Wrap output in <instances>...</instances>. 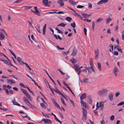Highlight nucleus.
I'll return each mask as SVG.
<instances>
[{
    "label": "nucleus",
    "instance_id": "f257e3e1",
    "mask_svg": "<svg viewBox=\"0 0 124 124\" xmlns=\"http://www.w3.org/2000/svg\"><path fill=\"white\" fill-rule=\"evenodd\" d=\"M108 93L107 90L105 88H102L97 93L98 95L101 97L106 96Z\"/></svg>",
    "mask_w": 124,
    "mask_h": 124
},
{
    "label": "nucleus",
    "instance_id": "f03ea898",
    "mask_svg": "<svg viewBox=\"0 0 124 124\" xmlns=\"http://www.w3.org/2000/svg\"><path fill=\"white\" fill-rule=\"evenodd\" d=\"M95 59L98 60L99 58V51L98 49H95Z\"/></svg>",
    "mask_w": 124,
    "mask_h": 124
},
{
    "label": "nucleus",
    "instance_id": "7ed1b4c3",
    "mask_svg": "<svg viewBox=\"0 0 124 124\" xmlns=\"http://www.w3.org/2000/svg\"><path fill=\"white\" fill-rule=\"evenodd\" d=\"M86 69L88 70L89 72L90 73H91L93 71L94 73H95V71L93 67H86Z\"/></svg>",
    "mask_w": 124,
    "mask_h": 124
},
{
    "label": "nucleus",
    "instance_id": "20e7f679",
    "mask_svg": "<svg viewBox=\"0 0 124 124\" xmlns=\"http://www.w3.org/2000/svg\"><path fill=\"white\" fill-rule=\"evenodd\" d=\"M42 121H44L45 124H50L52 123V121L49 119H44L42 120Z\"/></svg>",
    "mask_w": 124,
    "mask_h": 124
},
{
    "label": "nucleus",
    "instance_id": "39448f33",
    "mask_svg": "<svg viewBox=\"0 0 124 124\" xmlns=\"http://www.w3.org/2000/svg\"><path fill=\"white\" fill-rule=\"evenodd\" d=\"M118 68L115 66L114 67V68L112 72L115 74V77H116L117 75L116 72H118Z\"/></svg>",
    "mask_w": 124,
    "mask_h": 124
},
{
    "label": "nucleus",
    "instance_id": "423d86ee",
    "mask_svg": "<svg viewBox=\"0 0 124 124\" xmlns=\"http://www.w3.org/2000/svg\"><path fill=\"white\" fill-rule=\"evenodd\" d=\"M81 14L83 17L86 18H88L91 15L90 14H88L84 13H81Z\"/></svg>",
    "mask_w": 124,
    "mask_h": 124
},
{
    "label": "nucleus",
    "instance_id": "0eeeda50",
    "mask_svg": "<svg viewBox=\"0 0 124 124\" xmlns=\"http://www.w3.org/2000/svg\"><path fill=\"white\" fill-rule=\"evenodd\" d=\"M108 1V0H101L98 3V4L100 5L102 3H105Z\"/></svg>",
    "mask_w": 124,
    "mask_h": 124
},
{
    "label": "nucleus",
    "instance_id": "6e6552de",
    "mask_svg": "<svg viewBox=\"0 0 124 124\" xmlns=\"http://www.w3.org/2000/svg\"><path fill=\"white\" fill-rule=\"evenodd\" d=\"M101 102L99 103V106H100V107H101V110H102V111L103 110L104 107V102Z\"/></svg>",
    "mask_w": 124,
    "mask_h": 124
},
{
    "label": "nucleus",
    "instance_id": "1a4fd4ad",
    "mask_svg": "<svg viewBox=\"0 0 124 124\" xmlns=\"http://www.w3.org/2000/svg\"><path fill=\"white\" fill-rule=\"evenodd\" d=\"M113 93H111L109 94L108 98L110 101H112L113 100Z\"/></svg>",
    "mask_w": 124,
    "mask_h": 124
},
{
    "label": "nucleus",
    "instance_id": "9d476101",
    "mask_svg": "<svg viewBox=\"0 0 124 124\" xmlns=\"http://www.w3.org/2000/svg\"><path fill=\"white\" fill-rule=\"evenodd\" d=\"M17 60L18 62L21 64H23L24 63V62H23L22 59L20 57H18L17 58Z\"/></svg>",
    "mask_w": 124,
    "mask_h": 124
},
{
    "label": "nucleus",
    "instance_id": "9b49d317",
    "mask_svg": "<svg viewBox=\"0 0 124 124\" xmlns=\"http://www.w3.org/2000/svg\"><path fill=\"white\" fill-rule=\"evenodd\" d=\"M0 60L3 61L5 63L9 65V62L8 61V60H6L5 58H2Z\"/></svg>",
    "mask_w": 124,
    "mask_h": 124
},
{
    "label": "nucleus",
    "instance_id": "f8f14e48",
    "mask_svg": "<svg viewBox=\"0 0 124 124\" xmlns=\"http://www.w3.org/2000/svg\"><path fill=\"white\" fill-rule=\"evenodd\" d=\"M59 1H58L57 3L61 7H63L64 6V3L62 0H59Z\"/></svg>",
    "mask_w": 124,
    "mask_h": 124
},
{
    "label": "nucleus",
    "instance_id": "ddd939ff",
    "mask_svg": "<svg viewBox=\"0 0 124 124\" xmlns=\"http://www.w3.org/2000/svg\"><path fill=\"white\" fill-rule=\"evenodd\" d=\"M87 98L89 104L92 105V98L90 96H88Z\"/></svg>",
    "mask_w": 124,
    "mask_h": 124
},
{
    "label": "nucleus",
    "instance_id": "4468645a",
    "mask_svg": "<svg viewBox=\"0 0 124 124\" xmlns=\"http://www.w3.org/2000/svg\"><path fill=\"white\" fill-rule=\"evenodd\" d=\"M77 50L75 49H74L73 50L72 53H71V55L73 56H75L77 54Z\"/></svg>",
    "mask_w": 124,
    "mask_h": 124
},
{
    "label": "nucleus",
    "instance_id": "2eb2a0df",
    "mask_svg": "<svg viewBox=\"0 0 124 124\" xmlns=\"http://www.w3.org/2000/svg\"><path fill=\"white\" fill-rule=\"evenodd\" d=\"M86 95L85 93H84L82 94L80 97L81 100L84 99L86 98Z\"/></svg>",
    "mask_w": 124,
    "mask_h": 124
},
{
    "label": "nucleus",
    "instance_id": "dca6fc26",
    "mask_svg": "<svg viewBox=\"0 0 124 124\" xmlns=\"http://www.w3.org/2000/svg\"><path fill=\"white\" fill-rule=\"evenodd\" d=\"M12 102L14 105H17L19 106H21L16 101V100L15 98L14 99V100L12 101Z\"/></svg>",
    "mask_w": 124,
    "mask_h": 124
},
{
    "label": "nucleus",
    "instance_id": "f3484780",
    "mask_svg": "<svg viewBox=\"0 0 124 124\" xmlns=\"http://www.w3.org/2000/svg\"><path fill=\"white\" fill-rule=\"evenodd\" d=\"M80 103L82 106H83L86 108V103L82 100L80 101Z\"/></svg>",
    "mask_w": 124,
    "mask_h": 124
},
{
    "label": "nucleus",
    "instance_id": "a211bd4d",
    "mask_svg": "<svg viewBox=\"0 0 124 124\" xmlns=\"http://www.w3.org/2000/svg\"><path fill=\"white\" fill-rule=\"evenodd\" d=\"M88 79L86 78H85L83 79V82L81 80L80 81L82 83V82L84 83H86L88 82Z\"/></svg>",
    "mask_w": 124,
    "mask_h": 124
},
{
    "label": "nucleus",
    "instance_id": "6ab92c4d",
    "mask_svg": "<svg viewBox=\"0 0 124 124\" xmlns=\"http://www.w3.org/2000/svg\"><path fill=\"white\" fill-rule=\"evenodd\" d=\"M7 81L8 83H10L11 84H15L16 83L15 81H13L11 79H8L7 80Z\"/></svg>",
    "mask_w": 124,
    "mask_h": 124
},
{
    "label": "nucleus",
    "instance_id": "aec40b11",
    "mask_svg": "<svg viewBox=\"0 0 124 124\" xmlns=\"http://www.w3.org/2000/svg\"><path fill=\"white\" fill-rule=\"evenodd\" d=\"M71 61L73 64H74L77 62V60L74 58H73L70 60Z\"/></svg>",
    "mask_w": 124,
    "mask_h": 124
},
{
    "label": "nucleus",
    "instance_id": "412c9836",
    "mask_svg": "<svg viewBox=\"0 0 124 124\" xmlns=\"http://www.w3.org/2000/svg\"><path fill=\"white\" fill-rule=\"evenodd\" d=\"M48 0H43L42 3L45 6H46L48 4Z\"/></svg>",
    "mask_w": 124,
    "mask_h": 124
},
{
    "label": "nucleus",
    "instance_id": "4be33fe9",
    "mask_svg": "<svg viewBox=\"0 0 124 124\" xmlns=\"http://www.w3.org/2000/svg\"><path fill=\"white\" fill-rule=\"evenodd\" d=\"M46 25V24H45L43 27V34L44 35L45 34Z\"/></svg>",
    "mask_w": 124,
    "mask_h": 124
},
{
    "label": "nucleus",
    "instance_id": "5701e85b",
    "mask_svg": "<svg viewBox=\"0 0 124 124\" xmlns=\"http://www.w3.org/2000/svg\"><path fill=\"white\" fill-rule=\"evenodd\" d=\"M46 72V73L47 75L49 77V78H50L51 80L54 83L55 85H56V84L54 82V81L52 79V78L50 77V75H49V74H48L46 70H45Z\"/></svg>",
    "mask_w": 124,
    "mask_h": 124
},
{
    "label": "nucleus",
    "instance_id": "b1692460",
    "mask_svg": "<svg viewBox=\"0 0 124 124\" xmlns=\"http://www.w3.org/2000/svg\"><path fill=\"white\" fill-rule=\"evenodd\" d=\"M33 12L38 15L40 16L41 15L40 12L38 10L35 11V12Z\"/></svg>",
    "mask_w": 124,
    "mask_h": 124
},
{
    "label": "nucleus",
    "instance_id": "393cba45",
    "mask_svg": "<svg viewBox=\"0 0 124 124\" xmlns=\"http://www.w3.org/2000/svg\"><path fill=\"white\" fill-rule=\"evenodd\" d=\"M55 87L56 88V89H55V90H54V91L57 93H59L61 95L62 94L58 89L56 88V87Z\"/></svg>",
    "mask_w": 124,
    "mask_h": 124
},
{
    "label": "nucleus",
    "instance_id": "a878e982",
    "mask_svg": "<svg viewBox=\"0 0 124 124\" xmlns=\"http://www.w3.org/2000/svg\"><path fill=\"white\" fill-rule=\"evenodd\" d=\"M54 36L56 39H57L58 38L60 40H62V38L59 35H58V36H57L55 34L54 35Z\"/></svg>",
    "mask_w": 124,
    "mask_h": 124
},
{
    "label": "nucleus",
    "instance_id": "bb28decb",
    "mask_svg": "<svg viewBox=\"0 0 124 124\" xmlns=\"http://www.w3.org/2000/svg\"><path fill=\"white\" fill-rule=\"evenodd\" d=\"M66 19L67 21L69 22H71L72 19L70 17H66Z\"/></svg>",
    "mask_w": 124,
    "mask_h": 124
},
{
    "label": "nucleus",
    "instance_id": "cd10ccee",
    "mask_svg": "<svg viewBox=\"0 0 124 124\" xmlns=\"http://www.w3.org/2000/svg\"><path fill=\"white\" fill-rule=\"evenodd\" d=\"M66 25V24H64L63 23H62L58 25L57 26H60L62 27H64Z\"/></svg>",
    "mask_w": 124,
    "mask_h": 124
},
{
    "label": "nucleus",
    "instance_id": "c85d7f7f",
    "mask_svg": "<svg viewBox=\"0 0 124 124\" xmlns=\"http://www.w3.org/2000/svg\"><path fill=\"white\" fill-rule=\"evenodd\" d=\"M98 68L99 69L100 71L101 70V65L100 63L98 62Z\"/></svg>",
    "mask_w": 124,
    "mask_h": 124
},
{
    "label": "nucleus",
    "instance_id": "c756f323",
    "mask_svg": "<svg viewBox=\"0 0 124 124\" xmlns=\"http://www.w3.org/2000/svg\"><path fill=\"white\" fill-rule=\"evenodd\" d=\"M28 98V99L31 101V98L30 95L27 93L25 95Z\"/></svg>",
    "mask_w": 124,
    "mask_h": 124
},
{
    "label": "nucleus",
    "instance_id": "7c9ffc66",
    "mask_svg": "<svg viewBox=\"0 0 124 124\" xmlns=\"http://www.w3.org/2000/svg\"><path fill=\"white\" fill-rule=\"evenodd\" d=\"M55 106L57 107L58 108L61 109V108L58 104L56 102L54 104Z\"/></svg>",
    "mask_w": 124,
    "mask_h": 124
},
{
    "label": "nucleus",
    "instance_id": "2f4dec72",
    "mask_svg": "<svg viewBox=\"0 0 124 124\" xmlns=\"http://www.w3.org/2000/svg\"><path fill=\"white\" fill-rule=\"evenodd\" d=\"M5 36L4 35H0V40H3L5 38Z\"/></svg>",
    "mask_w": 124,
    "mask_h": 124
},
{
    "label": "nucleus",
    "instance_id": "473e14b6",
    "mask_svg": "<svg viewBox=\"0 0 124 124\" xmlns=\"http://www.w3.org/2000/svg\"><path fill=\"white\" fill-rule=\"evenodd\" d=\"M23 100L26 104H27V102H28V101H29L25 97H24L23 98Z\"/></svg>",
    "mask_w": 124,
    "mask_h": 124
},
{
    "label": "nucleus",
    "instance_id": "72a5a7b5",
    "mask_svg": "<svg viewBox=\"0 0 124 124\" xmlns=\"http://www.w3.org/2000/svg\"><path fill=\"white\" fill-rule=\"evenodd\" d=\"M83 116L82 118V119L84 122L85 121L86 119V116Z\"/></svg>",
    "mask_w": 124,
    "mask_h": 124
},
{
    "label": "nucleus",
    "instance_id": "f704fd0d",
    "mask_svg": "<svg viewBox=\"0 0 124 124\" xmlns=\"http://www.w3.org/2000/svg\"><path fill=\"white\" fill-rule=\"evenodd\" d=\"M103 19L101 18H100L98 19L96 21V22L97 23H99V22H101V21H102L103 20Z\"/></svg>",
    "mask_w": 124,
    "mask_h": 124
},
{
    "label": "nucleus",
    "instance_id": "c9c22d12",
    "mask_svg": "<svg viewBox=\"0 0 124 124\" xmlns=\"http://www.w3.org/2000/svg\"><path fill=\"white\" fill-rule=\"evenodd\" d=\"M87 111L86 110L83 111V116H86L87 115ZM85 116H84L85 117Z\"/></svg>",
    "mask_w": 124,
    "mask_h": 124
},
{
    "label": "nucleus",
    "instance_id": "e433bc0d",
    "mask_svg": "<svg viewBox=\"0 0 124 124\" xmlns=\"http://www.w3.org/2000/svg\"><path fill=\"white\" fill-rule=\"evenodd\" d=\"M61 102H62V103L65 106H66V104L64 102V100L63 99V98L62 97L61 98Z\"/></svg>",
    "mask_w": 124,
    "mask_h": 124
},
{
    "label": "nucleus",
    "instance_id": "4c0bfd02",
    "mask_svg": "<svg viewBox=\"0 0 124 124\" xmlns=\"http://www.w3.org/2000/svg\"><path fill=\"white\" fill-rule=\"evenodd\" d=\"M40 105L41 106V107L43 108H46V106L43 103H40Z\"/></svg>",
    "mask_w": 124,
    "mask_h": 124
},
{
    "label": "nucleus",
    "instance_id": "58836bf2",
    "mask_svg": "<svg viewBox=\"0 0 124 124\" xmlns=\"http://www.w3.org/2000/svg\"><path fill=\"white\" fill-rule=\"evenodd\" d=\"M70 25L73 28H75V27L76 24L75 22H73L72 23H71Z\"/></svg>",
    "mask_w": 124,
    "mask_h": 124
},
{
    "label": "nucleus",
    "instance_id": "ea45409f",
    "mask_svg": "<svg viewBox=\"0 0 124 124\" xmlns=\"http://www.w3.org/2000/svg\"><path fill=\"white\" fill-rule=\"evenodd\" d=\"M69 52V49H68V51L67 52H62V54H63L64 55H67V54H68Z\"/></svg>",
    "mask_w": 124,
    "mask_h": 124
},
{
    "label": "nucleus",
    "instance_id": "a19ab883",
    "mask_svg": "<svg viewBox=\"0 0 124 124\" xmlns=\"http://www.w3.org/2000/svg\"><path fill=\"white\" fill-rule=\"evenodd\" d=\"M23 64H24L25 65L26 67L28 68L30 70H31V69L30 67L28 65L26 62H24Z\"/></svg>",
    "mask_w": 124,
    "mask_h": 124
},
{
    "label": "nucleus",
    "instance_id": "79ce46f5",
    "mask_svg": "<svg viewBox=\"0 0 124 124\" xmlns=\"http://www.w3.org/2000/svg\"><path fill=\"white\" fill-rule=\"evenodd\" d=\"M0 31H1L3 33H4L6 35H7V34L6 33L5 31V30H4V29H0Z\"/></svg>",
    "mask_w": 124,
    "mask_h": 124
},
{
    "label": "nucleus",
    "instance_id": "37998d69",
    "mask_svg": "<svg viewBox=\"0 0 124 124\" xmlns=\"http://www.w3.org/2000/svg\"><path fill=\"white\" fill-rule=\"evenodd\" d=\"M21 91H22V92L23 93H24V94H25V95L27 94V93L26 91V90H25L24 89H22Z\"/></svg>",
    "mask_w": 124,
    "mask_h": 124
},
{
    "label": "nucleus",
    "instance_id": "c03bdc74",
    "mask_svg": "<svg viewBox=\"0 0 124 124\" xmlns=\"http://www.w3.org/2000/svg\"><path fill=\"white\" fill-rule=\"evenodd\" d=\"M111 20L112 19H111V18L110 17H109L106 20V21H107V22H106V23L107 24L108 22L110 21H111Z\"/></svg>",
    "mask_w": 124,
    "mask_h": 124
},
{
    "label": "nucleus",
    "instance_id": "a18cd8bd",
    "mask_svg": "<svg viewBox=\"0 0 124 124\" xmlns=\"http://www.w3.org/2000/svg\"><path fill=\"white\" fill-rule=\"evenodd\" d=\"M92 26L93 28V31H94V27L95 26V23L94 21H93L92 22Z\"/></svg>",
    "mask_w": 124,
    "mask_h": 124
},
{
    "label": "nucleus",
    "instance_id": "49530a36",
    "mask_svg": "<svg viewBox=\"0 0 124 124\" xmlns=\"http://www.w3.org/2000/svg\"><path fill=\"white\" fill-rule=\"evenodd\" d=\"M124 104V101L122 102L117 104V106H120Z\"/></svg>",
    "mask_w": 124,
    "mask_h": 124
},
{
    "label": "nucleus",
    "instance_id": "de8ad7c7",
    "mask_svg": "<svg viewBox=\"0 0 124 124\" xmlns=\"http://www.w3.org/2000/svg\"><path fill=\"white\" fill-rule=\"evenodd\" d=\"M26 87L28 89V90L29 91V92H30L32 93L33 94V92L30 90V89L29 88V87H28L27 86H26Z\"/></svg>",
    "mask_w": 124,
    "mask_h": 124
},
{
    "label": "nucleus",
    "instance_id": "09e8293b",
    "mask_svg": "<svg viewBox=\"0 0 124 124\" xmlns=\"http://www.w3.org/2000/svg\"><path fill=\"white\" fill-rule=\"evenodd\" d=\"M114 119V115H112L110 117V120L111 121H113Z\"/></svg>",
    "mask_w": 124,
    "mask_h": 124
},
{
    "label": "nucleus",
    "instance_id": "8fccbe9b",
    "mask_svg": "<svg viewBox=\"0 0 124 124\" xmlns=\"http://www.w3.org/2000/svg\"><path fill=\"white\" fill-rule=\"evenodd\" d=\"M19 85H20L22 87H24V88H26V86H25L24 85L23 83H21Z\"/></svg>",
    "mask_w": 124,
    "mask_h": 124
},
{
    "label": "nucleus",
    "instance_id": "3c124183",
    "mask_svg": "<svg viewBox=\"0 0 124 124\" xmlns=\"http://www.w3.org/2000/svg\"><path fill=\"white\" fill-rule=\"evenodd\" d=\"M96 107V108L95 109V110L98 109V108L100 107V106H98V102H97Z\"/></svg>",
    "mask_w": 124,
    "mask_h": 124
},
{
    "label": "nucleus",
    "instance_id": "603ef678",
    "mask_svg": "<svg viewBox=\"0 0 124 124\" xmlns=\"http://www.w3.org/2000/svg\"><path fill=\"white\" fill-rule=\"evenodd\" d=\"M120 94L119 92H117L115 94V96L116 97H117Z\"/></svg>",
    "mask_w": 124,
    "mask_h": 124
},
{
    "label": "nucleus",
    "instance_id": "864d4df0",
    "mask_svg": "<svg viewBox=\"0 0 124 124\" xmlns=\"http://www.w3.org/2000/svg\"><path fill=\"white\" fill-rule=\"evenodd\" d=\"M70 102L71 103V104L73 105V106L74 107H75V105L74 104V103L73 102V101L71 100H70Z\"/></svg>",
    "mask_w": 124,
    "mask_h": 124
},
{
    "label": "nucleus",
    "instance_id": "5fc2aeb1",
    "mask_svg": "<svg viewBox=\"0 0 124 124\" xmlns=\"http://www.w3.org/2000/svg\"><path fill=\"white\" fill-rule=\"evenodd\" d=\"M8 61L9 62V66H13V67H14L15 68L16 67L14 66H13L11 64V62L10 61V60L8 59Z\"/></svg>",
    "mask_w": 124,
    "mask_h": 124
},
{
    "label": "nucleus",
    "instance_id": "6e6d98bb",
    "mask_svg": "<svg viewBox=\"0 0 124 124\" xmlns=\"http://www.w3.org/2000/svg\"><path fill=\"white\" fill-rule=\"evenodd\" d=\"M84 7V6L81 5H79L77 6V8H81Z\"/></svg>",
    "mask_w": 124,
    "mask_h": 124
},
{
    "label": "nucleus",
    "instance_id": "4d7b16f0",
    "mask_svg": "<svg viewBox=\"0 0 124 124\" xmlns=\"http://www.w3.org/2000/svg\"><path fill=\"white\" fill-rule=\"evenodd\" d=\"M55 119L56 121L58 122L60 124H61L62 123L61 122V121L59 120V119L57 117Z\"/></svg>",
    "mask_w": 124,
    "mask_h": 124
},
{
    "label": "nucleus",
    "instance_id": "13d9d810",
    "mask_svg": "<svg viewBox=\"0 0 124 124\" xmlns=\"http://www.w3.org/2000/svg\"><path fill=\"white\" fill-rule=\"evenodd\" d=\"M84 31L85 33V34L86 35H87L86 34V32H87V29L85 28H84Z\"/></svg>",
    "mask_w": 124,
    "mask_h": 124
},
{
    "label": "nucleus",
    "instance_id": "bf43d9fd",
    "mask_svg": "<svg viewBox=\"0 0 124 124\" xmlns=\"http://www.w3.org/2000/svg\"><path fill=\"white\" fill-rule=\"evenodd\" d=\"M2 55L4 57L7 58V59H8L7 57L3 53H0V55Z\"/></svg>",
    "mask_w": 124,
    "mask_h": 124
},
{
    "label": "nucleus",
    "instance_id": "052dcab7",
    "mask_svg": "<svg viewBox=\"0 0 124 124\" xmlns=\"http://www.w3.org/2000/svg\"><path fill=\"white\" fill-rule=\"evenodd\" d=\"M70 76L67 74L66 75V80H67L70 78Z\"/></svg>",
    "mask_w": 124,
    "mask_h": 124
},
{
    "label": "nucleus",
    "instance_id": "680f3d73",
    "mask_svg": "<svg viewBox=\"0 0 124 124\" xmlns=\"http://www.w3.org/2000/svg\"><path fill=\"white\" fill-rule=\"evenodd\" d=\"M93 112L94 113L95 115H97V116H98V114L97 113V111H95V110H94L93 111Z\"/></svg>",
    "mask_w": 124,
    "mask_h": 124
},
{
    "label": "nucleus",
    "instance_id": "e2e57ef3",
    "mask_svg": "<svg viewBox=\"0 0 124 124\" xmlns=\"http://www.w3.org/2000/svg\"><path fill=\"white\" fill-rule=\"evenodd\" d=\"M114 54L115 55H117L118 54V53L116 51H114Z\"/></svg>",
    "mask_w": 124,
    "mask_h": 124
},
{
    "label": "nucleus",
    "instance_id": "0e129e2a",
    "mask_svg": "<svg viewBox=\"0 0 124 124\" xmlns=\"http://www.w3.org/2000/svg\"><path fill=\"white\" fill-rule=\"evenodd\" d=\"M11 16V15L10 14H9L8 15V20H10L11 19V18H10V16Z\"/></svg>",
    "mask_w": 124,
    "mask_h": 124
},
{
    "label": "nucleus",
    "instance_id": "69168bd1",
    "mask_svg": "<svg viewBox=\"0 0 124 124\" xmlns=\"http://www.w3.org/2000/svg\"><path fill=\"white\" fill-rule=\"evenodd\" d=\"M57 70H58V71H60L61 73L62 74H64V73L60 69H57Z\"/></svg>",
    "mask_w": 124,
    "mask_h": 124
},
{
    "label": "nucleus",
    "instance_id": "338daca9",
    "mask_svg": "<svg viewBox=\"0 0 124 124\" xmlns=\"http://www.w3.org/2000/svg\"><path fill=\"white\" fill-rule=\"evenodd\" d=\"M6 86L5 85H4L3 86V89L4 90H6V89H7L6 88Z\"/></svg>",
    "mask_w": 124,
    "mask_h": 124
},
{
    "label": "nucleus",
    "instance_id": "774afa93",
    "mask_svg": "<svg viewBox=\"0 0 124 124\" xmlns=\"http://www.w3.org/2000/svg\"><path fill=\"white\" fill-rule=\"evenodd\" d=\"M101 124H105V122L103 120L102 121H100Z\"/></svg>",
    "mask_w": 124,
    "mask_h": 124
}]
</instances>
